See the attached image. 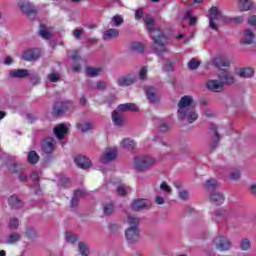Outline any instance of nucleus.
I'll use <instances>...</instances> for the list:
<instances>
[{
	"label": "nucleus",
	"mask_w": 256,
	"mask_h": 256,
	"mask_svg": "<svg viewBox=\"0 0 256 256\" xmlns=\"http://www.w3.org/2000/svg\"><path fill=\"white\" fill-rule=\"evenodd\" d=\"M188 67H189V69H191L193 71L199 67V62L195 59H191L188 62Z\"/></svg>",
	"instance_id": "nucleus-48"
},
{
	"label": "nucleus",
	"mask_w": 256,
	"mask_h": 256,
	"mask_svg": "<svg viewBox=\"0 0 256 256\" xmlns=\"http://www.w3.org/2000/svg\"><path fill=\"white\" fill-rule=\"evenodd\" d=\"M116 158H117V149L113 148V149L107 150L100 157V161L101 163H110V161H115Z\"/></svg>",
	"instance_id": "nucleus-16"
},
{
	"label": "nucleus",
	"mask_w": 256,
	"mask_h": 256,
	"mask_svg": "<svg viewBox=\"0 0 256 256\" xmlns=\"http://www.w3.org/2000/svg\"><path fill=\"white\" fill-rule=\"evenodd\" d=\"M174 187H176V189H178V197L180 201H189V190L187 189H183V183H181L180 181H175L174 183Z\"/></svg>",
	"instance_id": "nucleus-13"
},
{
	"label": "nucleus",
	"mask_w": 256,
	"mask_h": 256,
	"mask_svg": "<svg viewBox=\"0 0 256 256\" xmlns=\"http://www.w3.org/2000/svg\"><path fill=\"white\" fill-rule=\"evenodd\" d=\"M206 87L209 91H213L214 93H221V91H223V83L219 80H208Z\"/></svg>",
	"instance_id": "nucleus-15"
},
{
	"label": "nucleus",
	"mask_w": 256,
	"mask_h": 256,
	"mask_svg": "<svg viewBox=\"0 0 256 256\" xmlns=\"http://www.w3.org/2000/svg\"><path fill=\"white\" fill-rule=\"evenodd\" d=\"M36 233H35V229L33 228H28L26 230V236L29 238V239H33V237H35Z\"/></svg>",
	"instance_id": "nucleus-56"
},
{
	"label": "nucleus",
	"mask_w": 256,
	"mask_h": 256,
	"mask_svg": "<svg viewBox=\"0 0 256 256\" xmlns=\"http://www.w3.org/2000/svg\"><path fill=\"white\" fill-rule=\"evenodd\" d=\"M146 96L150 103H155V101H157V92L155 91V88L151 86L146 88Z\"/></svg>",
	"instance_id": "nucleus-27"
},
{
	"label": "nucleus",
	"mask_w": 256,
	"mask_h": 256,
	"mask_svg": "<svg viewBox=\"0 0 256 256\" xmlns=\"http://www.w3.org/2000/svg\"><path fill=\"white\" fill-rule=\"evenodd\" d=\"M128 225L130 227L125 232V237L129 243L139 241V217L128 215Z\"/></svg>",
	"instance_id": "nucleus-3"
},
{
	"label": "nucleus",
	"mask_w": 256,
	"mask_h": 256,
	"mask_svg": "<svg viewBox=\"0 0 256 256\" xmlns=\"http://www.w3.org/2000/svg\"><path fill=\"white\" fill-rule=\"evenodd\" d=\"M235 73L241 79H251L255 75V70H253V68H250V67L237 68L235 70Z\"/></svg>",
	"instance_id": "nucleus-14"
},
{
	"label": "nucleus",
	"mask_w": 256,
	"mask_h": 256,
	"mask_svg": "<svg viewBox=\"0 0 256 256\" xmlns=\"http://www.w3.org/2000/svg\"><path fill=\"white\" fill-rule=\"evenodd\" d=\"M217 185H219V183L217 182V180L215 179H209L207 180L206 184H205V187L206 189H209L210 191L213 190V189H216L217 188Z\"/></svg>",
	"instance_id": "nucleus-43"
},
{
	"label": "nucleus",
	"mask_w": 256,
	"mask_h": 256,
	"mask_svg": "<svg viewBox=\"0 0 256 256\" xmlns=\"http://www.w3.org/2000/svg\"><path fill=\"white\" fill-rule=\"evenodd\" d=\"M30 178L32 179V181H39V172L33 171L30 175Z\"/></svg>",
	"instance_id": "nucleus-62"
},
{
	"label": "nucleus",
	"mask_w": 256,
	"mask_h": 256,
	"mask_svg": "<svg viewBox=\"0 0 256 256\" xmlns=\"http://www.w3.org/2000/svg\"><path fill=\"white\" fill-rule=\"evenodd\" d=\"M118 109L119 111H139V107L133 103L120 104Z\"/></svg>",
	"instance_id": "nucleus-29"
},
{
	"label": "nucleus",
	"mask_w": 256,
	"mask_h": 256,
	"mask_svg": "<svg viewBox=\"0 0 256 256\" xmlns=\"http://www.w3.org/2000/svg\"><path fill=\"white\" fill-rule=\"evenodd\" d=\"M230 179H231L232 181H238V179H241V172H239V171H233V172H231V174H230Z\"/></svg>",
	"instance_id": "nucleus-49"
},
{
	"label": "nucleus",
	"mask_w": 256,
	"mask_h": 256,
	"mask_svg": "<svg viewBox=\"0 0 256 256\" xmlns=\"http://www.w3.org/2000/svg\"><path fill=\"white\" fill-rule=\"evenodd\" d=\"M102 72H103V69L101 68L89 67L86 69V75L88 77H97V75H101Z\"/></svg>",
	"instance_id": "nucleus-34"
},
{
	"label": "nucleus",
	"mask_w": 256,
	"mask_h": 256,
	"mask_svg": "<svg viewBox=\"0 0 256 256\" xmlns=\"http://www.w3.org/2000/svg\"><path fill=\"white\" fill-rule=\"evenodd\" d=\"M48 79L52 81V83H57V81L60 79V76L57 73H52L48 75Z\"/></svg>",
	"instance_id": "nucleus-51"
},
{
	"label": "nucleus",
	"mask_w": 256,
	"mask_h": 256,
	"mask_svg": "<svg viewBox=\"0 0 256 256\" xmlns=\"http://www.w3.org/2000/svg\"><path fill=\"white\" fill-rule=\"evenodd\" d=\"M239 11H249L253 9V1L252 0H239L238 2Z\"/></svg>",
	"instance_id": "nucleus-26"
},
{
	"label": "nucleus",
	"mask_w": 256,
	"mask_h": 256,
	"mask_svg": "<svg viewBox=\"0 0 256 256\" xmlns=\"http://www.w3.org/2000/svg\"><path fill=\"white\" fill-rule=\"evenodd\" d=\"M119 37V30L110 28L103 33L104 41H111V39H117Z\"/></svg>",
	"instance_id": "nucleus-25"
},
{
	"label": "nucleus",
	"mask_w": 256,
	"mask_h": 256,
	"mask_svg": "<svg viewBox=\"0 0 256 256\" xmlns=\"http://www.w3.org/2000/svg\"><path fill=\"white\" fill-rule=\"evenodd\" d=\"M210 201L213 205H223V203L225 202V196H223L222 193L213 192L210 195Z\"/></svg>",
	"instance_id": "nucleus-24"
},
{
	"label": "nucleus",
	"mask_w": 256,
	"mask_h": 256,
	"mask_svg": "<svg viewBox=\"0 0 256 256\" xmlns=\"http://www.w3.org/2000/svg\"><path fill=\"white\" fill-rule=\"evenodd\" d=\"M112 121L117 127L123 125V115L119 114L117 111L112 112Z\"/></svg>",
	"instance_id": "nucleus-32"
},
{
	"label": "nucleus",
	"mask_w": 256,
	"mask_h": 256,
	"mask_svg": "<svg viewBox=\"0 0 256 256\" xmlns=\"http://www.w3.org/2000/svg\"><path fill=\"white\" fill-rule=\"evenodd\" d=\"M40 37L43 39H51V32H49L47 29L42 28L40 29Z\"/></svg>",
	"instance_id": "nucleus-47"
},
{
	"label": "nucleus",
	"mask_w": 256,
	"mask_h": 256,
	"mask_svg": "<svg viewBox=\"0 0 256 256\" xmlns=\"http://www.w3.org/2000/svg\"><path fill=\"white\" fill-rule=\"evenodd\" d=\"M68 57L70 59H72V61H79V59H80L79 51H77V50L72 51V54H68Z\"/></svg>",
	"instance_id": "nucleus-50"
},
{
	"label": "nucleus",
	"mask_w": 256,
	"mask_h": 256,
	"mask_svg": "<svg viewBox=\"0 0 256 256\" xmlns=\"http://www.w3.org/2000/svg\"><path fill=\"white\" fill-rule=\"evenodd\" d=\"M160 189L164 191V193H171V187L167 185V182H162L160 185Z\"/></svg>",
	"instance_id": "nucleus-53"
},
{
	"label": "nucleus",
	"mask_w": 256,
	"mask_h": 256,
	"mask_svg": "<svg viewBox=\"0 0 256 256\" xmlns=\"http://www.w3.org/2000/svg\"><path fill=\"white\" fill-rule=\"evenodd\" d=\"M77 129H79V131H82V133H87V131H91V129H93V124L91 123H78L77 124Z\"/></svg>",
	"instance_id": "nucleus-39"
},
{
	"label": "nucleus",
	"mask_w": 256,
	"mask_h": 256,
	"mask_svg": "<svg viewBox=\"0 0 256 256\" xmlns=\"http://www.w3.org/2000/svg\"><path fill=\"white\" fill-rule=\"evenodd\" d=\"M18 7H19L20 11H22V13L27 15V17H33V16L37 15V13L39 12L37 7L31 5V3L27 2V1H23V0H20L18 2Z\"/></svg>",
	"instance_id": "nucleus-7"
},
{
	"label": "nucleus",
	"mask_w": 256,
	"mask_h": 256,
	"mask_svg": "<svg viewBox=\"0 0 256 256\" xmlns=\"http://www.w3.org/2000/svg\"><path fill=\"white\" fill-rule=\"evenodd\" d=\"M132 211H141L142 209H151V202L149 200L136 199L131 204Z\"/></svg>",
	"instance_id": "nucleus-10"
},
{
	"label": "nucleus",
	"mask_w": 256,
	"mask_h": 256,
	"mask_svg": "<svg viewBox=\"0 0 256 256\" xmlns=\"http://www.w3.org/2000/svg\"><path fill=\"white\" fill-rule=\"evenodd\" d=\"M74 161L80 169H89L91 167V160L87 156H76Z\"/></svg>",
	"instance_id": "nucleus-18"
},
{
	"label": "nucleus",
	"mask_w": 256,
	"mask_h": 256,
	"mask_svg": "<svg viewBox=\"0 0 256 256\" xmlns=\"http://www.w3.org/2000/svg\"><path fill=\"white\" fill-rule=\"evenodd\" d=\"M163 70L164 71H173V65L171 64V61L166 60L164 62Z\"/></svg>",
	"instance_id": "nucleus-54"
},
{
	"label": "nucleus",
	"mask_w": 256,
	"mask_h": 256,
	"mask_svg": "<svg viewBox=\"0 0 256 256\" xmlns=\"http://www.w3.org/2000/svg\"><path fill=\"white\" fill-rule=\"evenodd\" d=\"M78 249H79L81 255L89 256V248H87V244L80 242L78 244Z\"/></svg>",
	"instance_id": "nucleus-42"
},
{
	"label": "nucleus",
	"mask_w": 256,
	"mask_h": 256,
	"mask_svg": "<svg viewBox=\"0 0 256 256\" xmlns=\"http://www.w3.org/2000/svg\"><path fill=\"white\" fill-rule=\"evenodd\" d=\"M193 98L191 96H184L178 103V119L186 121V123H195L199 119V114L195 108L191 106Z\"/></svg>",
	"instance_id": "nucleus-2"
},
{
	"label": "nucleus",
	"mask_w": 256,
	"mask_h": 256,
	"mask_svg": "<svg viewBox=\"0 0 256 256\" xmlns=\"http://www.w3.org/2000/svg\"><path fill=\"white\" fill-rule=\"evenodd\" d=\"M83 34V29H75L73 31V36L75 39H81V35Z\"/></svg>",
	"instance_id": "nucleus-58"
},
{
	"label": "nucleus",
	"mask_w": 256,
	"mask_h": 256,
	"mask_svg": "<svg viewBox=\"0 0 256 256\" xmlns=\"http://www.w3.org/2000/svg\"><path fill=\"white\" fill-rule=\"evenodd\" d=\"M213 65L218 69H223V67H229V65H231V62L225 56H218L214 58Z\"/></svg>",
	"instance_id": "nucleus-22"
},
{
	"label": "nucleus",
	"mask_w": 256,
	"mask_h": 256,
	"mask_svg": "<svg viewBox=\"0 0 256 256\" xmlns=\"http://www.w3.org/2000/svg\"><path fill=\"white\" fill-rule=\"evenodd\" d=\"M97 89H99L100 91L107 89V82H103V81L98 82Z\"/></svg>",
	"instance_id": "nucleus-59"
},
{
	"label": "nucleus",
	"mask_w": 256,
	"mask_h": 256,
	"mask_svg": "<svg viewBox=\"0 0 256 256\" xmlns=\"http://www.w3.org/2000/svg\"><path fill=\"white\" fill-rule=\"evenodd\" d=\"M229 19L223 16L217 7H212L209 10V27L213 31H217L219 23H227Z\"/></svg>",
	"instance_id": "nucleus-4"
},
{
	"label": "nucleus",
	"mask_w": 256,
	"mask_h": 256,
	"mask_svg": "<svg viewBox=\"0 0 256 256\" xmlns=\"http://www.w3.org/2000/svg\"><path fill=\"white\" fill-rule=\"evenodd\" d=\"M8 203L10 207H13L14 209H19V207L23 206V202H21V200H19V197H17L16 195L11 196L8 199Z\"/></svg>",
	"instance_id": "nucleus-28"
},
{
	"label": "nucleus",
	"mask_w": 256,
	"mask_h": 256,
	"mask_svg": "<svg viewBox=\"0 0 256 256\" xmlns=\"http://www.w3.org/2000/svg\"><path fill=\"white\" fill-rule=\"evenodd\" d=\"M8 227H9V229H12V230L17 229V227H19V219H17V218L10 219Z\"/></svg>",
	"instance_id": "nucleus-45"
},
{
	"label": "nucleus",
	"mask_w": 256,
	"mask_h": 256,
	"mask_svg": "<svg viewBox=\"0 0 256 256\" xmlns=\"http://www.w3.org/2000/svg\"><path fill=\"white\" fill-rule=\"evenodd\" d=\"M72 107L73 103L71 102H57L53 108V115L59 117L63 115V113H65L66 111H69V109H71Z\"/></svg>",
	"instance_id": "nucleus-8"
},
{
	"label": "nucleus",
	"mask_w": 256,
	"mask_h": 256,
	"mask_svg": "<svg viewBox=\"0 0 256 256\" xmlns=\"http://www.w3.org/2000/svg\"><path fill=\"white\" fill-rule=\"evenodd\" d=\"M19 239H21V236L19 234H11L7 240L5 241V243L7 245H13L14 243H17V241H19Z\"/></svg>",
	"instance_id": "nucleus-41"
},
{
	"label": "nucleus",
	"mask_w": 256,
	"mask_h": 256,
	"mask_svg": "<svg viewBox=\"0 0 256 256\" xmlns=\"http://www.w3.org/2000/svg\"><path fill=\"white\" fill-rule=\"evenodd\" d=\"M28 163H31V165H35V163H39V154H37L36 151H30L28 153Z\"/></svg>",
	"instance_id": "nucleus-35"
},
{
	"label": "nucleus",
	"mask_w": 256,
	"mask_h": 256,
	"mask_svg": "<svg viewBox=\"0 0 256 256\" xmlns=\"http://www.w3.org/2000/svg\"><path fill=\"white\" fill-rule=\"evenodd\" d=\"M134 81H137V77H135L133 74H128L119 77L117 80V85H119V87H129V85H133Z\"/></svg>",
	"instance_id": "nucleus-12"
},
{
	"label": "nucleus",
	"mask_w": 256,
	"mask_h": 256,
	"mask_svg": "<svg viewBox=\"0 0 256 256\" xmlns=\"http://www.w3.org/2000/svg\"><path fill=\"white\" fill-rule=\"evenodd\" d=\"M143 17V11L142 10H137L135 13V19L136 21H139Z\"/></svg>",
	"instance_id": "nucleus-63"
},
{
	"label": "nucleus",
	"mask_w": 256,
	"mask_h": 256,
	"mask_svg": "<svg viewBox=\"0 0 256 256\" xmlns=\"http://www.w3.org/2000/svg\"><path fill=\"white\" fill-rule=\"evenodd\" d=\"M139 78L142 80L147 79V67L146 66H144L140 69Z\"/></svg>",
	"instance_id": "nucleus-52"
},
{
	"label": "nucleus",
	"mask_w": 256,
	"mask_h": 256,
	"mask_svg": "<svg viewBox=\"0 0 256 256\" xmlns=\"http://www.w3.org/2000/svg\"><path fill=\"white\" fill-rule=\"evenodd\" d=\"M104 215H111L115 211L113 203L109 202L103 205Z\"/></svg>",
	"instance_id": "nucleus-40"
},
{
	"label": "nucleus",
	"mask_w": 256,
	"mask_h": 256,
	"mask_svg": "<svg viewBox=\"0 0 256 256\" xmlns=\"http://www.w3.org/2000/svg\"><path fill=\"white\" fill-rule=\"evenodd\" d=\"M112 23H114L115 27H119L123 23V16L116 15L112 17Z\"/></svg>",
	"instance_id": "nucleus-46"
},
{
	"label": "nucleus",
	"mask_w": 256,
	"mask_h": 256,
	"mask_svg": "<svg viewBox=\"0 0 256 256\" xmlns=\"http://www.w3.org/2000/svg\"><path fill=\"white\" fill-rule=\"evenodd\" d=\"M10 173H19V164L14 163L9 167Z\"/></svg>",
	"instance_id": "nucleus-57"
},
{
	"label": "nucleus",
	"mask_w": 256,
	"mask_h": 256,
	"mask_svg": "<svg viewBox=\"0 0 256 256\" xmlns=\"http://www.w3.org/2000/svg\"><path fill=\"white\" fill-rule=\"evenodd\" d=\"M248 25H251V27H256V15H252L247 20Z\"/></svg>",
	"instance_id": "nucleus-55"
},
{
	"label": "nucleus",
	"mask_w": 256,
	"mask_h": 256,
	"mask_svg": "<svg viewBox=\"0 0 256 256\" xmlns=\"http://www.w3.org/2000/svg\"><path fill=\"white\" fill-rule=\"evenodd\" d=\"M79 197H85V191L83 190H76L74 192V196L71 200V205L72 207H77L78 203H79Z\"/></svg>",
	"instance_id": "nucleus-31"
},
{
	"label": "nucleus",
	"mask_w": 256,
	"mask_h": 256,
	"mask_svg": "<svg viewBox=\"0 0 256 256\" xmlns=\"http://www.w3.org/2000/svg\"><path fill=\"white\" fill-rule=\"evenodd\" d=\"M39 57H41V50L37 48L26 50L22 54V59H24V61H37Z\"/></svg>",
	"instance_id": "nucleus-11"
},
{
	"label": "nucleus",
	"mask_w": 256,
	"mask_h": 256,
	"mask_svg": "<svg viewBox=\"0 0 256 256\" xmlns=\"http://www.w3.org/2000/svg\"><path fill=\"white\" fill-rule=\"evenodd\" d=\"M230 21H234V23L240 24L243 23V21H245V18H243V16H238L232 18Z\"/></svg>",
	"instance_id": "nucleus-61"
},
{
	"label": "nucleus",
	"mask_w": 256,
	"mask_h": 256,
	"mask_svg": "<svg viewBox=\"0 0 256 256\" xmlns=\"http://www.w3.org/2000/svg\"><path fill=\"white\" fill-rule=\"evenodd\" d=\"M9 77L12 79H25V77H29V70L13 69L9 72Z\"/></svg>",
	"instance_id": "nucleus-17"
},
{
	"label": "nucleus",
	"mask_w": 256,
	"mask_h": 256,
	"mask_svg": "<svg viewBox=\"0 0 256 256\" xmlns=\"http://www.w3.org/2000/svg\"><path fill=\"white\" fill-rule=\"evenodd\" d=\"M130 49L131 51H135L136 53H143V51H145V46H143L141 42H133Z\"/></svg>",
	"instance_id": "nucleus-38"
},
{
	"label": "nucleus",
	"mask_w": 256,
	"mask_h": 256,
	"mask_svg": "<svg viewBox=\"0 0 256 256\" xmlns=\"http://www.w3.org/2000/svg\"><path fill=\"white\" fill-rule=\"evenodd\" d=\"M53 149H55V139L53 138H46L42 144V151L43 153H53Z\"/></svg>",
	"instance_id": "nucleus-21"
},
{
	"label": "nucleus",
	"mask_w": 256,
	"mask_h": 256,
	"mask_svg": "<svg viewBox=\"0 0 256 256\" xmlns=\"http://www.w3.org/2000/svg\"><path fill=\"white\" fill-rule=\"evenodd\" d=\"M67 131H69V127L65 124H59L54 128V135L57 137V139H65V136L67 135Z\"/></svg>",
	"instance_id": "nucleus-19"
},
{
	"label": "nucleus",
	"mask_w": 256,
	"mask_h": 256,
	"mask_svg": "<svg viewBox=\"0 0 256 256\" xmlns=\"http://www.w3.org/2000/svg\"><path fill=\"white\" fill-rule=\"evenodd\" d=\"M146 29L150 31V37L154 41L153 49L156 55H163V53H169V49L165 47L169 43V39L163 31L155 29V20L151 18L149 14L143 17Z\"/></svg>",
	"instance_id": "nucleus-1"
},
{
	"label": "nucleus",
	"mask_w": 256,
	"mask_h": 256,
	"mask_svg": "<svg viewBox=\"0 0 256 256\" xmlns=\"http://www.w3.org/2000/svg\"><path fill=\"white\" fill-rule=\"evenodd\" d=\"M121 147L126 149V151H133V149H135V141L126 138L121 142Z\"/></svg>",
	"instance_id": "nucleus-30"
},
{
	"label": "nucleus",
	"mask_w": 256,
	"mask_h": 256,
	"mask_svg": "<svg viewBox=\"0 0 256 256\" xmlns=\"http://www.w3.org/2000/svg\"><path fill=\"white\" fill-rule=\"evenodd\" d=\"M227 219V212L222 209L214 210L212 213V221L215 223H222V221H225Z\"/></svg>",
	"instance_id": "nucleus-20"
},
{
	"label": "nucleus",
	"mask_w": 256,
	"mask_h": 256,
	"mask_svg": "<svg viewBox=\"0 0 256 256\" xmlns=\"http://www.w3.org/2000/svg\"><path fill=\"white\" fill-rule=\"evenodd\" d=\"M211 130L214 132V140H213V142L211 144V147L213 149H215V147H217V145L219 144V141H220L221 138L219 136V133L217 132V126L212 125L211 126Z\"/></svg>",
	"instance_id": "nucleus-36"
},
{
	"label": "nucleus",
	"mask_w": 256,
	"mask_h": 256,
	"mask_svg": "<svg viewBox=\"0 0 256 256\" xmlns=\"http://www.w3.org/2000/svg\"><path fill=\"white\" fill-rule=\"evenodd\" d=\"M66 241L68 243H75L77 241V235L72 232H66Z\"/></svg>",
	"instance_id": "nucleus-44"
},
{
	"label": "nucleus",
	"mask_w": 256,
	"mask_h": 256,
	"mask_svg": "<svg viewBox=\"0 0 256 256\" xmlns=\"http://www.w3.org/2000/svg\"><path fill=\"white\" fill-rule=\"evenodd\" d=\"M118 195L121 197H125L127 193H131V188L129 186H125V184H120L116 188Z\"/></svg>",
	"instance_id": "nucleus-33"
},
{
	"label": "nucleus",
	"mask_w": 256,
	"mask_h": 256,
	"mask_svg": "<svg viewBox=\"0 0 256 256\" xmlns=\"http://www.w3.org/2000/svg\"><path fill=\"white\" fill-rule=\"evenodd\" d=\"M218 78L222 83V86L233 85V83L237 82V79L235 78V76H233V74H231V72L227 70H222V72L218 75Z\"/></svg>",
	"instance_id": "nucleus-9"
},
{
	"label": "nucleus",
	"mask_w": 256,
	"mask_h": 256,
	"mask_svg": "<svg viewBox=\"0 0 256 256\" xmlns=\"http://www.w3.org/2000/svg\"><path fill=\"white\" fill-rule=\"evenodd\" d=\"M254 41H255V34L253 33V31H251V29L244 30L241 43H243L244 45H251V43H253Z\"/></svg>",
	"instance_id": "nucleus-23"
},
{
	"label": "nucleus",
	"mask_w": 256,
	"mask_h": 256,
	"mask_svg": "<svg viewBox=\"0 0 256 256\" xmlns=\"http://www.w3.org/2000/svg\"><path fill=\"white\" fill-rule=\"evenodd\" d=\"M239 247L241 251H249V249H251V240H249V238H243L240 241Z\"/></svg>",
	"instance_id": "nucleus-37"
},
{
	"label": "nucleus",
	"mask_w": 256,
	"mask_h": 256,
	"mask_svg": "<svg viewBox=\"0 0 256 256\" xmlns=\"http://www.w3.org/2000/svg\"><path fill=\"white\" fill-rule=\"evenodd\" d=\"M215 248L218 251H229L231 249V240L224 235H218L213 241Z\"/></svg>",
	"instance_id": "nucleus-6"
},
{
	"label": "nucleus",
	"mask_w": 256,
	"mask_h": 256,
	"mask_svg": "<svg viewBox=\"0 0 256 256\" xmlns=\"http://www.w3.org/2000/svg\"><path fill=\"white\" fill-rule=\"evenodd\" d=\"M155 203H157V205H163L165 203V198H163V196H156L155 198Z\"/></svg>",
	"instance_id": "nucleus-60"
},
{
	"label": "nucleus",
	"mask_w": 256,
	"mask_h": 256,
	"mask_svg": "<svg viewBox=\"0 0 256 256\" xmlns=\"http://www.w3.org/2000/svg\"><path fill=\"white\" fill-rule=\"evenodd\" d=\"M134 165L138 171H145L155 165V158L151 156H138L134 158Z\"/></svg>",
	"instance_id": "nucleus-5"
},
{
	"label": "nucleus",
	"mask_w": 256,
	"mask_h": 256,
	"mask_svg": "<svg viewBox=\"0 0 256 256\" xmlns=\"http://www.w3.org/2000/svg\"><path fill=\"white\" fill-rule=\"evenodd\" d=\"M169 129V123H161L160 124V131L165 132Z\"/></svg>",
	"instance_id": "nucleus-64"
}]
</instances>
